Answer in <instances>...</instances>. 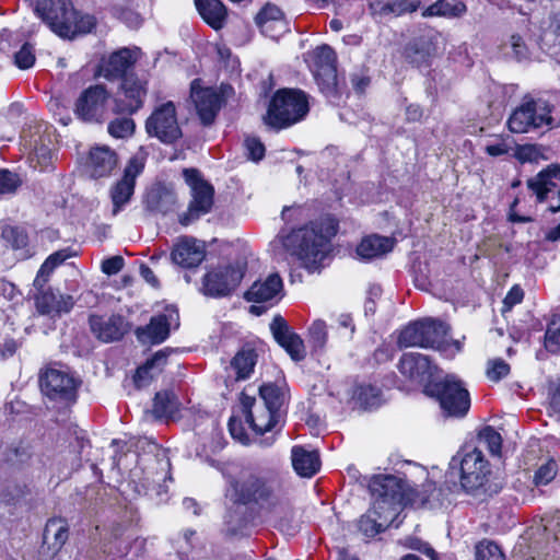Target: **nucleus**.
I'll return each instance as SVG.
<instances>
[{
  "mask_svg": "<svg viewBox=\"0 0 560 560\" xmlns=\"http://www.w3.org/2000/svg\"><path fill=\"white\" fill-rule=\"evenodd\" d=\"M42 392L51 399H73L77 381L63 369L47 366L39 374Z\"/></svg>",
  "mask_w": 560,
  "mask_h": 560,
  "instance_id": "13",
  "label": "nucleus"
},
{
  "mask_svg": "<svg viewBox=\"0 0 560 560\" xmlns=\"http://www.w3.org/2000/svg\"><path fill=\"white\" fill-rule=\"evenodd\" d=\"M145 130L150 137L166 144H172L182 138L174 103L166 102L156 106L145 120Z\"/></svg>",
  "mask_w": 560,
  "mask_h": 560,
  "instance_id": "9",
  "label": "nucleus"
},
{
  "mask_svg": "<svg viewBox=\"0 0 560 560\" xmlns=\"http://www.w3.org/2000/svg\"><path fill=\"white\" fill-rule=\"evenodd\" d=\"M136 128L133 119L129 117L115 118L108 124V133L117 139H124L132 136Z\"/></svg>",
  "mask_w": 560,
  "mask_h": 560,
  "instance_id": "47",
  "label": "nucleus"
},
{
  "mask_svg": "<svg viewBox=\"0 0 560 560\" xmlns=\"http://www.w3.org/2000/svg\"><path fill=\"white\" fill-rule=\"evenodd\" d=\"M71 256L72 254L68 249H61L48 256L34 279V287L43 289L54 269Z\"/></svg>",
  "mask_w": 560,
  "mask_h": 560,
  "instance_id": "43",
  "label": "nucleus"
},
{
  "mask_svg": "<svg viewBox=\"0 0 560 560\" xmlns=\"http://www.w3.org/2000/svg\"><path fill=\"white\" fill-rule=\"evenodd\" d=\"M261 404L280 413V409L285 401V384L282 385L268 383L259 387Z\"/></svg>",
  "mask_w": 560,
  "mask_h": 560,
  "instance_id": "42",
  "label": "nucleus"
},
{
  "mask_svg": "<svg viewBox=\"0 0 560 560\" xmlns=\"http://www.w3.org/2000/svg\"><path fill=\"white\" fill-rule=\"evenodd\" d=\"M476 560H504V556L498 545L488 542L477 547Z\"/></svg>",
  "mask_w": 560,
  "mask_h": 560,
  "instance_id": "57",
  "label": "nucleus"
},
{
  "mask_svg": "<svg viewBox=\"0 0 560 560\" xmlns=\"http://www.w3.org/2000/svg\"><path fill=\"white\" fill-rule=\"evenodd\" d=\"M311 58L313 74L320 91L326 95L335 94L337 86L335 51L329 46L323 45L312 52Z\"/></svg>",
  "mask_w": 560,
  "mask_h": 560,
  "instance_id": "12",
  "label": "nucleus"
},
{
  "mask_svg": "<svg viewBox=\"0 0 560 560\" xmlns=\"http://www.w3.org/2000/svg\"><path fill=\"white\" fill-rule=\"evenodd\" d=\"M147 156L145 150L140 148L128 161L122 177L110 187L113 215H117L130 202L135 192L136 179L144 168Z\"/></svg>",
  "mask_w": 560,
  "mask_h": 560,
  "instance_id": "6",
  "label": "nucleus"
},
{
  "mask_svg": "<svg viewBox=\"0 0 560 560\" xmlns=\"http://www.w3.org/2000/svg\"><path fill=\"white\" fill-rule=\"evenodd\" d=\"M466 11L467 8L460 0H438L422 12V16L460 18Z\"/></svg>",
  "mask_w": 560,
  "mask_h": 560,
  "instance_id": "38",
  "label": "nucleus"
},
{
  "mask_svg": "<svg viewBox=\"0 0 560 560\" xmlns=\"http://www.w3.org/2000/svg\"><path fill=\"white\" fill-rule=\"evenodd\" d=\"M141 51L139 48H120L103 59L100 66V75L107 80L119 79L133 67L140 58Z\"/></svg>",
  "mask_w": 560,
  "mask_h": 560,
  "instance_id": "21",
  "label": "nucleus"
},
{
  "mask_svg": "<svg viewBox=\"0 0 560 560\" xmlns=\"http://www.w3.org/2000/svg\"><path fill=\"white\" fill-rule=\"evenodd\" d=\"M256 24L262 34L273 39L279 38L282 34L288 32V23L285 20L271 21L268 23L256 22Z\"/></svg>",
  "mask_w": 560,
  "mask_h": 560,
  "instance_id": "49",
  "label": "nucleus"
},
{
  "mask_svg": "<svg viewBox=\"0 0 560 560\" xmlns=\"http://www.w3.org/2000/svg\"><path fill=\"white\" fill-rule=\"evenodd\" d=\"M557 475V464L553 460H549L541 465L535 472L534 482L537 486L549 483Z\"/></svg>",
  "mask_w": 560,
  "mask_h": 560,
  "instance_id": "55",
  "label": "nucleus"
},
{
  "mask_svg": "<svg viewBox=\"0 0 560 560\" xmlns=\"http://www.w3.org/2000/svg\"><path fill=\"white\" fill-rule=\"evenodd\" d=\"M179 326V315L175 308H166L164 313L153 316L145 326L136 329V336L142 343H161L170 335L171 328Z\"/></svg>",
  "mask_w": 560,
  "mask_h": 560,
  "instance_id": "15",
  "label": "nucleus"
},
{
  "mask_svg": "<svg viewBox=\"0 0 560 560\" xmlns=\"http://www.w3.org/2000/svg\"><path fill=\"white\" fill-rule=\"evenodd\" d=\"M560 337V315H552L548 323L547 330L545 334L546 348L555 350L558 346V339Z\"/></svg>",
  "mask_w": 560,
  "mask_h": 560,
  "instance_id": "51",
  "label": "nucleus"
},
{
  "mask_svg": "<svg viewBox=\"0 0 560 560\" xmlns=\"http://www.w3.org/2000/svg\"><path fill=\"white\" fill-rule=\"evenodd\" d=\"M195 4L200 16L208 25L215 31L223 27L228 11L220 0H195Z\"/></svg>",
  "mask_w": 560,
  "mask_h": 560,
  "instance_id": "34",
  "label": "nucleus"
},
{
  "mask_svg": "<svg viewBox=\"0 0 560 560\" xmlns=\"http://www.w3.org/2000/svg\"><path fill=\"white\" fill-rule=\"evenodd\" d=\"M244 272L241 264L213 267L202 277L201 292L210 298L229 296L241 283Z\"/></svg>",
  "mask_w": 560,
  "mask_h": 560,
  "instance_id": "7",
  "label": "nucleus"
},
{
  "mask_svg": "<svg viewBox=\"0 0 560 560\" xmlns=\"http://www.w3.org/2000/svg\"><path fill=\"white\" fill-rule=\"evenodd\" d=\"M479 442L482 443L492 455L501 454L502 438L493 428L487 427L479 433Z\"/></svg>",
  "mask_w": 560,
  "mask_h": 560,
  "instance_id": "48",
  "label": "nucleus"
},
{
  "mask_svg": "<svg viewBox=\"0 0 560 560\" xmlns=\"http://www.w3.org/2000/svg\"><path fill=\"white\" fill-rule=\"evenodd\" d=\"M515 156L522 163L537 162L541 156V149L536 144L520 145L515 151Z\"/></svg>",
  "mask_w": 560,
  "mask_h": 560,
  "instance_id": "56",
  "label": "nucleus"
},
{
  "mask_svg": "<svg viewBox=\"0 0 560 560\" xmlns=\"http://www.w3.org/2000/svg\"><path fill=\"white\" fill-rule=\"evenodd\" d=\"M49 144V136L37 135L35 139L30 142V149L36 158L46 161L47 159L50 158Z\"/></svg>",
  "mask_w": 560,
  "mask_h": 560,
  "instance_id": "50",
  "label": "nucleus"
},
{
  "mask_svg": "<svg viewBox=\"0 0 560 560\" xmlns=\"http://www.w3.org/2000/svg\"><path fill=\"white\" fill-rule=\"evenodd\" d=\"M428 339L424 338V319L415 322L406 326L398 338L400 348L427 346Z\"/></svg>",
  "mask_w": 560,
  "mask_h": 560,
  "instance_id": "40",
  "label": "nucleus"
},
{
  "mask_svg": "<svg viewBox=\"0 0 560 560\" xmlns=\"http://www.w3.org/2000/svg\"><path fill=\"white\" fill-rule=\"evenodd\" d=\"M69 538V524L66 520L55 517L48 520L44 529V545L57 553Z\"/></svg>",
  "mask_w": 560,
  "mask_h": 560,
  "instance_id": "33",
  "label": "nucleus"
},
{
  "mask_svg": "<svg viewBox=\"0 0 560 560\" xmlns=\"http://www.w3.org/2000/svg\"><path fill=\"white\" fill-rule=\"evenodd\" d=\"M179 408L177 397L173 392L163 390L156 393L153 402V412L159 418L173 417Z\"/></svg>",
  "mask_w": 560,
  "mask_h": 560,
  "instance_id": "44",
  "label": "nucleus"
},
{
  "mask_svg": "<svg viewBox=\"0 0 560 560\" xmlns=\"http://www.w3.org/2000/svg\"><path fill=\"white\" fill-rule=\"evenodd\" d=\"M405 55L411 65L418 68L428 67L431 59V48L427 42L415 40L406 47Z\"/></svg>",
  "mask_w": 560,
  "mask_h": 560,
  "instance_id": "46",
  "label": "nucleus"
},
{
  "mask_svg": "<svg viewBox=\"0 0 560 560\" xmlns=\"http://www.w3.org/2000/svg\"><path fill=\"white\" fill-rule=\"evenodd\" d=\"M399 372L412 384L428 383L433 375V365L429 358L417 352L402 354L398 363Z\"/></svg>",
  "mask_w": 560,
  "mask_h": 560,
  "instance_id": "23",
  "label": "nucleus"
},
{
  "mask_svg": "<svg viewBox=\"0 0 560 560\" xmlns=\"http://www.w3.org/2000/svg\"><path fill=\"white\" fill-rule=\"evenodd\" d=\"M441 408L452 417L465 416L470 407V397L460 380L447 375L436 384Z\"/></svg>",
  "mask_w": 560,
  "mask_h": 560,
  "instance_id": "11",
  "label": "nucleus"
},
{
  "mask_svg": "<svg viewBox=\"0 0 560 560\" xmlns=\"http://www.w3.org/2000/svg\"><path fill=\"white\" fill-rule=\"evenodd\" d=\"M270 330L276 341L293 361L300 362L305 359L306 349L303 339L293 331L283 317L280 315L275 316L270 323Z\"/></svg>",
  "mask_w": 560,
  "mask_h": 560,
  "instance_id": "19",
  "label": "nucleus"
},
{
  "mask_svg": "<svg viewBox=\"0 0 560 560\" xmlns=\"http://www.w3.org/2000/svg\"><path fill=\"white\" fill-rule=\"evenodd\" d=\"M394 518H386V512L372 506L358 522L359 530L366 537H374L383 532Z\"/></svg>",
  "mask_w": 560,
  "mask_h": 560,
  "instance_id": "35",
  "label": "nucleus"
},
{
  "mask_svg": "<svg viewBox=\"0 0 560 560\" xmlns=\"http://www.w3.org/2000/svg\"><path fill=\"white\" fill-rule=\"evenodd\" d=\"M108 93L96 84L84 90L75 102V115L88 122H101L105 118Z\"/></svg>",
  "mask_w": 560,
  "mask_h": 560,
  "instance_id": "14",
  "label": "nucleus"
},
{
  "mask_svg": "<svg viewBox=\"0 0 560 560\" xmlns=\"http://www.w3.org/2000/svg\"><path fill=\"white\" fill-rule=\"evenodd\" d=\"M357 395L364 408H373L378 405L380 392L374 386H361Z\"/></svg>",
  "mask_w": 560,
  "mask_h": 560,
  "instance_id": "53",
  "label": "nucleus"
},
{
  "mask_svg": "<svg viewBox=\"0 0 560 560\" xmlns=\"http://www.w3.org/2000/svg\"><path fill=\"white\" fill-rule=\"evenodd\" d=\"M184 178L191 190V201L187 212L179 217L183 225H188L200 217L210 212L213 206V188L211 185L200 178L199 172L195 168H185Z\"/></svg>",
  "mask_w": 560,
  "mask_h": 560,
  "instance_id": "8",
  "label": "nucleus"
},
{
  "mask_svg": "<svg viewBox=\"0 0 560 560\" xmlns=\"http://www.w3.org/2000/svg\"><path fill=\"white\" fill-rule=\"evenodd\" d=\"M14 62L20 69H28L35 63V54L33 46L24 44L21 49L14 55Z\"/></svg>",
  "mask_w": 560,
  "mask_h": 560,
  "instance_id": "54",
  "label": "nucleus"
},
{
  "mask_svg": "<svg viewBox=\"0 0 560 560\" xmlns=\"http://www.w3.org/2000/svg\"><path fill=\"white\" fill-rule=\"evenodd\" d=\"M257 362V353L254 349H242L231 361L230 369L235 374V380H246L250 376Z\"/></svg>",
  "mask_w": 560,
  "mask_h": 560,
  "instance_id": "39",
  "label": "nucleus"
},
{
  "mask_svg": "<svg viewBox=\"0 0 560 560\" xmlns=\"http://www.w3.org/2000/svg\"><path fill=\"white\" fill-rule=\"evenodd\" d=\"M35 12L58 36L69 32L65 25L71 18L72 4L67 0H38Z\"/></svg>",
  "mask_w": 560,
  "mask_h": 560,
  "instance_id": "18",
  "label": "nucleus"
},
{
  "mask_svg": "<svg viewBox=\"0 0 560 560\" xmlns=\"http://www.w3.org/2000/svg\"><path fill=\"white\" fill-rule=\"evenodd\" d=\"M278 20H284L283 14L281 10L272 4H267L264 7L259 13L256 15L255 21L256 22H271V21H278Z\"/></svg>",
  "mask_w": 560,
  "mask_h": 560,
  "instance_id": "60",
  "label": "nucleus"
},
{
  "mask_svg": "<svg viewBox=\"0 0 560 560\" xmlns=\"http://www.w3.org/2000/svg\"><path fill=\"white\" fill-rule=\"evenodd\" d=\"M336 232L335 221L325 218L292 231L282 238V245L304 268L314 271L326 257L329 240Z\"/></svg>",
  "mask_w": 560,
  "mask_h": 560,
  "instance_id": "1",
  "label": "nucleus"
},
{
  "mask_svg": "<svg viewBox=\"0 0 560 560\" xmlns=\"http://www.w3.org/2000/svg\"><path fill=\"white\" fill-rule=\"evenodd\" d=\"M284 295L283 282L278 273H270L265 279H258L245 292V300L253 303L277 304Z\"/></svg>",
  "mask_w": 560,
  "mask_h": 560,
  "instance_id": "20",
  "label": "nucleus"
},
{
  "mask_svg": "<svg viewBox=\"0 0 560 560\" xmlns=\"http://www.w3.org/2000/svg\"><path fill=\"white\" fill-rule=\"evenodd\" d=\"M555 106L544 97H524L508 119L513 133H527L539 129H553L560 126V118L553 116Z\"/></svg>",
  "mask_w": 560,
  "mask_h": 560,
  "instance_id": "2",
  "label": "nucleus"
},
{
  "mask_svg": "<svg viewBox=\"0 0 560 560\" xmlns=\"http://www.w3.org/2000/svg\"><path fill=\"white\" fill-rule=\"evenodd\" d=\"M191 98L201 122L211 125L221 107V96L212 89H196L192 84Z\"/></svg>",
  "mask_w": 560,
  "mask_h": 560,
  "instance_id": "27",
  "label": "nucleus"
},
{
  "mask_svg": "<svg viewBox=\"0 0 560 560\" xmlns=\"http://www.w3.org/2000/svg\"><path fill=\"white\" fill-rule=\"evenodd\" d=\"M450 327L440 320L427 318L424 319V338L428 339L424 348L443 350L448 345L447 334Z\"/></svg>",
  "mask_w": 560,
  "mask_h": 560,
  "instance_id": "37",
  "label": "nucleus"
},
{
  "mask_svg": "<svg viewBox=\"0 0 560 560\" xmlns=\"http://www.w3.org/2000/svg\"><path fill=\"white\" fill-rule=\"evenodd\" d=\"M450 470L451 474H459L460 483L468 492L481 488L490 474L489 465L479 448L454 456L450 463Z\"/></svg>",
  "mask_w": 560,
  "mask_h": 560,
  "instance_id": "5",
  "label": "nucleus"
},
{
  "mask_svg": "<svg viewBox=\"0 0 560 560\" xmlns=\"http://www.w3.org/2000/svg\"><path fill=\"white\" fill-rule=\"evenodd\" d=\"M374 506L386 512V518H395L406 498L407 480L396 475H377L370 481Z\"/></svg>",
  "mask_w": 560,
  "mask_h": 560,
  "instance_id": "4",
  "label": "nucleus"
},
{
  "mask_svg": "<svg viewBox=\"0 0 560 560\" xmlns=\"http://www.w3.org/2000/svg\"><path fill=\"white\" fill-rule=\"evenodd\" d=\"M394 247V241L389 237L370 235L361 241L357 247V254L362 259L381 257Z\"/></svg>",
  "mask_w": 560,
  "mask_h": 560,
  "instance_id": "36",
  "label": "nucleus"
},
{
  "mask_svg": "<svg viewBox=\"0 0 560 560\" xmlns=\"http://www.w3.org/2000/svg\"><path fill=\"white\" fill-rule=\"evenodd\" d=\"M382 289L377 284H372L368 289V296L364 303L365 314H374L376 310V300L381 298Z\"/></svg>",
  "mask_w": 560,
  "mask_h": 560,
  "instance_id": "63",
  "label": "nucleus"
},
{
  "mask_svg": "<svg viewBox=\"0 0 560 560\" xmlns=\"http://www.w3.org/2000/svg\"><path fill=\"white\" fill-rule=\"evenodd\" d=\"M37 290L40 292L35 298V305L42 315L68 313L74 305V301L71 295L55 293L51 290Z\"/></svg>",
  "mask_w": 560,
  "mask_h": 560,
  "instance_id": "30",
  "label": "nucleus"
},
{
  "mask_svg": "<svg viewBox=\"0 0 560 560\" xmlns=\"http://www.w3.org/2000/svg\"><path fill=\"white\" fill-rule=\"evenodd\" d=\"M124 98L115 100L114 110L119 114H133L143 105L147 96V81L127 77L121 83Z\"/></svg>",
  "mask_w": 560,
  "mask_h": 560,
  "instance_id": "22",
  "label": "nucleus"
},
{
  "mask_svg": "<svg viewBox=\"0 0 560 560\" xmlns=\"http://www.w3.org/2000/svg\"><path fill=\"white\" fill-rule=\"evenodd\" d=\"M510 46L513 50L514 57L517 60L527 58L528 49H527V46H526L524 39L520 35H517V34L511 35Z\"/></svg>",
  "mask_w": 560,
  "mask_h": 560,
  "instance_id": "64",
  "label": "nucleus"
},
{
  "mask_svg": "<svg viewBox=\"0 0 560 560\" xmlns=\"http://www.w3.org/2000/svg\"><path fill=\"white\" fill-rule=\"evenodd\" d=\"M19 185L20 180L16 174L5 170L0 171V196L14 192Z\"/></svg>",
  "mask_w": 560,
  "mask_h": 560,
  "instance_id": "58",
  "label": "nucleus"
},
{
  "mask_svg": "<svg viewBox=\"0 0 560 560\" xmlns=\"http://www.w3.org/2000/svg\"><path fill=\"white\" fill-rule=\"evenodd\" d=\"M510 373V365L502 359L491 360L488 363L487 376L490 381L499 382Z\"/></svg>",
  "mask_w": 560,
  "mask_h": 560,
  "instance_id": "52",
  "label": "nucleus"
},
{
  "mask_svg": "<svg viewBox=\"0 0 560 560\" xmlns=\"http://www.w3.org/2000/svg\"><path fill=\"white\" fill-rule=\"evenodd\" d=\"M245 148L248 158L253 161H259L265 155V147L257 138H247L245 140Z\"/></svg>",
  "mask_w": 560,
  "mask_h": 560,
  "instance_id": "62",
  "label": "nucleus"
},
{
  "mask_svg": "<svg viewBox=\"0 0 560 560\" xmlns=\"http://www.w3.org/2000/svg\"><path fill=\"white\" fill-rule=\"evenodd\" d=\"M206 256L205 245L195 238L179 240L172 252V260L184 268H194L202 262Z\"/></svg>",
  "mask_w": 560,
  "mask_h": 560,
  "instance_id": "28",
  "label": "nucleus"
},
{
  "mask_svg": "<svg viewBox=\"0 0 560 560\" xmlns=\"http://www.w3.org/2000/svg\"><path fill=\"white\" fill-rule=\"evenodd\" d=\"M229 482L228 495L234 502L244 504L250 501L266 502L275 495L279 488L278 482L275 480H267L254 475H250L242 482L234 479H230Z\"/></svg>",
  "mask_w": 560,
  "mask_h": 560,
  "instance_id": "10",
  "label": "nucleus"
},
{
  "mask_svg": "<svg viewBox=\"0 0 560 560\" xmlns=\"http://www.w3.org/2000/svg\"><path fill=\"white\" fill-rule=\"evenodd\" d=\"M338 329L341 331V338L346 341H350L353 338L355 327L353 319L349 314H341L337 318Z\"/></svg>",
  "mask_w": 560,
  "mask_h": 560,
  "instance_id": "61",
  "label": "nucleus"
},
{
  "mask_svg": "<svg viewBox=\"0 0 560 560\" xmlns=\"http://www.w3.org/2000/svg\"><path fill=\"white\" fill-rule=\"evenodd\" d=\"M143 202L150 212L166 214L174 210L176 195L172 189L158 184L147 191Z\"/></svg>",
  "mask_w": 560,
  "mask_h": 560,
  "instance_id": "31",
  "label": "nucleus"
},
{
  "mask_svg": "<svg viewBox=\"0 0 560 560\" xmlns=\"http://www.w3.org/2000/svg\"><path fill=\"white\" fill-rule=\"evenodd\" d=\"M89 323L92 332L104 342L117 341L129 330V324L121 315H91Z\"/></svg>",
  "mask_w": 560,
  "mask_h": 560,
  "instance_id": "24",
  "label": "nucleus"
},
{
  "mask_svg": "<svg viewBox=\"0 0 560 560\" xmlns=\"http://www.w3.org/2000/svg\"><path fill=\"white\" fill-rule=\"evenodd\" d=\"M241 405L246 422L257 434L271 431L279 422L280 413L267 406L256 402V399L245 393L241 394Z\"/></svg>",
  "mask_w": 560,
  "mask_h": 560,
  "instance_id": "16",
  "label": "nucleus"
},
{
  "mask_svg": "<svg viewBox=\"0 0 560 560\" xmlns=\"http://www.w3.org/2000/svg\"><path fill=\"white\" fill-rule=\"evenodd\" d=\"M292 466L301 477L310 478L320 468L319 454L303 446H293L291 450Z\"/></svg>",
  "mask_w": 560,
  "mask_h": 560,
  "instance_id": "32",
  "label": "nucleus"
},
{
  "mask_svg": "<svg viewBox=\"0 0 560 560\" xmlns=\"http://www.w3.org/2000/svg\"><path fill=\"white\" fill-rule=\"evenodd\" d=\"M560 183V164H550L536 176L527 180V187L536 195L539 202L549 200L556 194Z\"/></svg>",
  "mask_w": 560,
  "mask_h": 560,
  "instance_id": "26",
  "label": "nucleus"
},
{
  "mask_svg": "<svg viewBox=\"0 0 560 560\" xmlns=\"http://www.w3.org/2000/svg\"><path fill=\"white\" fill-rule=\"evenodd\" d=\"M419 5L420 0H372L369 10L374 20L382 22L387 18L413 12Z\"/></svg>",
  "mask_w": 560,
  "mask_h": 560,
  "instance_id": "29",
  "label": "nucleus"
},
{
  "mask_svg": "<svg viewBox=\"0 0 560 560\" xmlns=\"http://www.w3.org/2000/svg\"><path fill=\"white\" fill-rule=\"evenodd\" d=\"M70 15L71 18L68 19L65 25V27L69 28V32L61 34L60 37L62 38H72L79 34H88L95 26L94 18L89 14L82 15L72 8V14Z\"/></svg>",
  "mask_w": 560,
  "mask_h": 560,
  "instance_id": "45",
  "label": "nucleus"
},
{
  "mask_svg": "<svg viewBox=\"0 0 560 560\" xmlns=\"http://www.w3.org/2000/svg\"><path fill=\"white\" fill-rule=\"evenodd\" d=\"M140 462L144 465L142 468L143 477L140 478L138 470L135 469L131 471L132 479L138 478L145 490H152L156 494H161L163 482L166 481L170 475V462L164 456L160 457L159 455L141 457Z\"/></svg>",
  "mask_w": 560,
  "mask_h": 560,
  "instance_id": "17",
  "label": "nucleus"
},
{
  "mask_svg": "<svg viewBox=\"0 0 560 560\" xmlns=\"http://www.w3.org/2000/svg\"><path fill=\"white\" fill-rule=\"evenodd\" d=\"M154 368L151 366L148 362H145L142 366L138 368L133 381L138 388L145 387L149 385L151 380L154 376Z\"/></svg>",
  "mask_w": 560,
  "mask_h": 560,
  "instance_id": "59",
  "label": "nucleus"
},
{
  "mask_svg": "<svg viewBox=\"0 0 560 560\" xmlns=\"http://www.w3.org/2000/svg\"><path fill=\"white\" fill-rule=\"evenodd\" d=\"M307 338L313 354H324L328 341L327 324L323 319H315L307 329Z\"/></svg>",
  "mask_w": 560,
  "mask_h": 560,
  "instance_id": "41",
  "label": "nucleus"
},
{
  "mask_svg": "<svg viewBox=\"0 0 560 560\" xmlns=\"http://www.w3.org/2000/svg\"><path fill=\"white\" fill-rule=\"evenodd\" d=\"M308 110V97L303 91L281 89L272 96L264 121L272 128L282 129L303 120Z\"/></svg>",
  "mask_w": 560,
  "mask_h": 560,
  "instance_id": "3",
  "label": "nucleus"
},
{
  "mask_svg": "<svg viewBox=\"0 0 560 560\" xmlns=\"http://www.w3.org/2000/svg\"><path fill=\"white\" fill-rule=\"evenodd\" d=\"M118 158L114 150L107 145L93 147L90 150L85 167L93 178L109 176L117 167Z\"/></svg>",
  "mask_w": 560,
  "mask_h": 560,
  "instance_id": "25",
  "label": "nucleus"
}]
</instances>
